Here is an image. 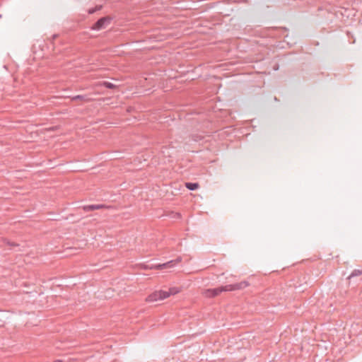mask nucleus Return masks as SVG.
<instances>
[{
	"instance_id": "7",
	"label": "nucleus",
	"mask_w": 362,
	"mask_h": 362,
	"mask_svg": "<svg viewBox=\"0 0 362 362\" xmlns=\"http://www.w3.org/2000/svg\"><path fill=\"white\" fill-rule=\"evenodd\" d=\"M185 186L189 190H195L199 187V184L196 182H186Z\"/></svg>"
},
{
	"instance_id": "8",
	"label": "nucleus",
	"mask_w": 362,
	"mask_h": 362,
	"mask_svg": "<svg viewBox=\"0 0 362 362\" xmlns=\"http://www.w3.org/2000/svg\"><path fill=\"white\" fill-rule=\"evenodd\" d=\"M362 274V269H354L351 274L349 276V279H351L354 276H358Z\"/></svg>"
},
{
	"instance_id": "2",
	"label": "nucleus",
	"mask_w": 362,
	"mask_h": 362,
	"mask_svg": "<svg viewBox=\"0 0 362 362\" xmlns=\"http://www.w3.org/2000/svg\"><path fill=\"white\" fill-rule=\"evenodd\" d=\"M179 291H180L179 289L175 287L170 288L168 291H162V290L157 291H155V292L152 293L151 294H150L146 298V301L156 302L158 300H161L168 298L171 295H175V294L179 293Z\"/></svg>"
},
{
	"instance_id": "11",
	"label": "nucleus",
	"mask_w": 362,
	"mask_h": 362,
	"mask_svg": "<svg viewBox=\"0 0 362 362\" xmlns=\"http://www.w3.org/2000/svg\"><path fill=\"white\" fill-rule=\"evenodd\" d=\"M55 362H62V361H55Z\"/></svg>"
},
{
	"instance_id": "10",
	"label": "nucleus",
	"mask_w": 362,
	"mask_h": 362,
	"mask_svg": "<svg viewBox=\"0 0 362 362\" xmlns=\"http://www.w3.org/2000/svg\"><path fill=\"white\" fill-rule=\"evenodd\" d=\"M100 6H99V7H96V8H91V9H90V10L88 11V13L91 14V13H95L96 11L100 10Z\"/></svg>"
},
{
	"instance_id": "3",
	"label": "nucleus",
	"mask_w": 362,
	"mask_h": 362,
	"mask_svg": "<svg viewBox=\"0 0 362 362\" xmlns=\"http://www.w3.org/2000/svg\"><path fill=\"white\" fill-rule=\"evenodd\" d=\"M181 261H182V258L181 257H177L176 259L170 260V261H169V262H168L166 263L152 265L149 268L150 269H166V268H170V267H174L176 264L180 262Z\"/></svg>"
},
{
	"instance_id": "12",
	"label": "nucleus",
	"mask_w": 362,
	"mask_h": 362,
	"mask_svg": "<svg viewBox=\"0 0 362 362\" xmlns=\"http://www.w3.org/2000/svg\"><path fill=\"white\" fill-rule=\"evenodd\" d=\"M1 17V15H0V18Z\"/></svg>"
},
{
	"instance_id": "6",
	"label": "nucleus",
	"mask_w": 362,
	"mask_h": 362,
	"mask_svg": "<svg viewBox=\"0 0 362 362\" xmlns=\"http://www.w3.org/2000/svg\"><path fill=\"white\" fill-rule=\"evenodd\" d=\"M78 100H83L85 102H90L91 100V98L87 95H75L71 98V100H73V101Z\"/></svg>"
},
{
	"instance_id": "5",
	"label": "nucleus",
	"mask_w": 362,
	"mask_h": 362,
	"mask_svg": "<svg viewBox=\"0 0 362 362\" xmlns=\"http://www.w3.org/2000/svg\"><path fill=\"white\" fill-rule=\"evenodd\" d=\"M107 209L110 208V206H107L104 204H90V205H86L83 206V209L84 211H91L93 210H98L101 209Z\"/></svg>"
},
{
	"instance_id": "1",
	"label": "nucleus",
	"mask_w": 362,
	"mask_h": 362,
	"mask_svg": "<svg viewBox=\"0 0 362 362\" xmlns=\"http://www.w3.org/2000/svg\"><path fill=\"white\" fill-rule=\"evenodd\" d=\"M249 284L247 281H242L238 284H228L223 286H220L216 288H209L203 291L204 296L207 298H212L219 295L223 291H232L235 290H240L248 286Z\"/></svg>"
},
{
	"instance_id": "9",
	"label": "nucleus",
	"mask_w": 362,
	"mask_h": 362,
	"mask_svg": "<svg viewBox=\"0 0 362 362\" xmlns=\"http://www.w3.org/2000/svg\"><path fill=\"white\" fill-rule=\"evenodd\" d=\"M103 86H104L107 88L113 89L116 87V86L110 82L108 81H104L102 83Z\"/></svg>"
},
{
	"instance_id": "4",
	"label": "nucleus",
	"mask_w": 362,
	"mask_h": 362,
	"mask_svg": "<svg viewBox=\"0 0 362 362\" xmlns=\"http://www.w3.org/2000/svg\"><path fill=\"white\" fill-rule=\"evenodd\" d=\"M109 23L110 20L107 18H101L93 25L92 29L99 30L105 28V25Z\"/></svg>"
}]
</instances>
